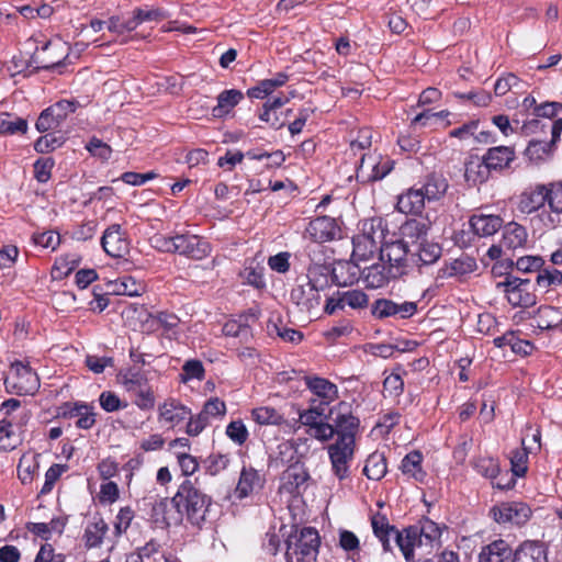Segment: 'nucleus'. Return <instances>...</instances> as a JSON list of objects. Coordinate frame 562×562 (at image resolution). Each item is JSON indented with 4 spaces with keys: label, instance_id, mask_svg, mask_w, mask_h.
I'll list each match as a JSON object with an SVG mask.
<instances>
[{
    "label": "nucleus",
    "instance_id": "c756f323",
    "mask_svg": "<svg viewBox=\"0 0 562 562\" xmlns=\"http://www.w3.org/2000/svg\"><path fill=\"white\" fill-rule=\"evenodd\" d=\"M108 530L109 526L102 517H93L85 529V546L88 549L99 548L102 544Z\"/></svg>",
    "mask_w": 562,
    "mask_h": 562
},
{
    "label": "nucleus",
    "instance_id": "58836bf2",
    "mask_svg": "<svg viewBox=\"0 0 562 562\" xmlns=\"http://www.w3.org/2000/svg\"><path fill=\"white\" fill-rule=\"evenodd\" d=\"M412 254L416 255L424 265L436 262L441 256V247L437 243L423 239L412 248Z\"/></svg>",
    "mask_w": 562,
    "mask_h": 562
},
{
    "label": "nucleus",
    "instance_id": "5fc2aeb1",
    "mask_svg": "<svg viewBox=\"0 0 562 562\" xmlns=\"http://www.w3.org/2000/svg\"><path fill=\"white\" fill-rule=\"evenodd\" d=\"M448 183L446 178H426V182L422 186L423 194L427 200H436L445 194Z\"/></svg>",
    "mask_w": 562,
    "mask_h": 562
},
{
    "label": "nucleus",
    "instance_id": "a18cd8bd",
    "mask_svg": "<svg viewBox=\"0 0 562 562\" xmlns=\"http://www.w3.org/2000/svg\"><path fill=\"white\" fill-rule=\"evenodd\" d=\"M65 521L61 519H52L49 522H30L27 530L44 540H48L53 535H60L64 530Z\"/></svg>",
    "mask_w": 562,
    "mask_h": 562
},
{
    "label": "nucleus",
    "instance_id": "2eb2a0df",
    "mask_svg": "<svg viewBox=\"0 0 562 562\" xmlns=\"http://www.w3.org/2000/svg\"><path fill=\"white\" fill-rule=\"evenodd\" d=\"M486 172H503L510 168L516 160V151L513 146L491 147L483 155Z\"/></svg>",
    "mask_w": 562,
    "mask_h": 562
},
{
    "label": "nucleus",
    "instance_id": "c85d7f7f",
    "mask_svg": "<svg viewBox=\"0 0 562 562\" xmlns=\"http://www.w3.org/2000/svg\"><path fill=\"white\" fill-rule=\"evenodd\" d=\"M153 512L155 519L157 521L161 519V522L166 526H177L183 520L182 513L179 508L175 507L172 498L170 501L168 498H164L156 503Z\"/></svg>",
    "mask_w": 562,
    "mask_h": 562
},
{
    "label": "nucleus",
    "instance_id": "49530a36",
    "mask_svg": "<svg viewBox=\"0 0 562 562\" xmlns=\"http://www.w3.org/2000/svg\"><path fill=\"white\" fill-rule=\"evenodd\" d=\"M3 418H15L19 427H23L30 419V413L25 408H21V402L15 398L4 401L1 405Z\"/></svg>",
    "mask_w": 562,
    "mask_h": 562
},
{
    "label": "nucleus",
    "instance_id": "bb28decb",
    "mask_svg": "<svg viewBox=\"0 0 562 562\" xmlns=\"http://www.w3.org/2000/svg\"><path fill=\"white\" fill-rule=\"evenodd\" d=\"M528 244L527 229L516 223L510 222L503 229V245L508 249H524Z\"/></svg>",
    "mask_w": 562,
    "mask_h": 562
},
{
    "label": "nucleus",
    "instance_id": "ea45409f",
    "mask_svg": "<svg viewBox=\"0 0 562 562\" xmlns=\"http://www.w3.org/2000/svg\"><path fill=\"white\" fill-rule=\"evenodd\" d=\"M535 321L540 329H551L562 323V312L558 307L541 306L538 308Z\"/></svg>",
    "mask_w": 562,
    "mask_h": 562
},
{
    "label": "nucleus",
    "instance_id": "4be33fe9",
    "mask_svg": "<svg viewBox=\"0 0 562 562\" xmlns=\"http://www.w3.org/2000/svg\"><path fill=\"white\" fill-rule=\"evenodd\" d=\"M473 234L477 237H490L503 226V218L493 214H473L469 220Z\"/></svg>",
    "mask_w": 562,
    "mask_h": 562
},
{
    "label": "nucleus",
    "instance_id": "3c124183",
    "mask_svg": "<svg viewBox=\"0 0 562 562\" xmlns=\"http://www.w3.org/2000/svg\"><path fill=\"white\" fill-rule=\"evenodd\" d=\"M32 241L35 246L54 251L60 245V235L58 232L52 229L36 232L32 235Z\"/></svg>",
    "mask_w": 562,
    "mask_h": 562
},
{
    "label": "nucleus",
    "instance_id": "f8f14e48",
    "mask_svg": "<svg viewBox=\"0 0 562 562\" xmlns=\"http://www.w3.org/2000/svg\"><path fill=\"white\" fill-rule=\"evenodd\" d=\"M305 384L313 394L312 405L326 407L338 398V387L329 380L321 376H305Z\"/></svg>",
    "mask_w": 562,
    "mask_h": 562
},
{
    "label": "nucleus",
    "instance_id": "052dcab7",
    "mask_svg": "<svg viewBox=\"0 0 562 562\" xmlns=\"http://www.w3.org/2000/svg\"><path fill=\"white\" fill-rule=\"evenodd\" d=\"M268 331L270 335H277L282 340L289 341L292 344H299L303 339V335L300 331H297L293 328H288V327L278 325L277 323H270L268 325Z\"/></svg>",
    "mask_w": 562,
    "mask_h": 562
},
{
    "label": "nucleus",
    "instance_id": "8fccbe9b",
    "mask_svg": "<svg viewBox=\"0 0 562 562\" xmlns=\"http://www.w3.org/2000/svg\"><path fill=\"white\" fill-rule=\"evenodd\" d=\"M340 302L344 307L352 310L366 308L369 304V296L362 290H348L340 293Z\"/></svg>",
    "mask_w": 562,
    "mask_h": 562
},
{
    "label": "nucleus",
    "instance_id": "ddd939ff",
    "mask_svg": "<svg viewBox=\"0 0 562 562\" xmlns=\"http://www.w3.org/2000/svg\"><path fill=\"white\" fill-rule=\"evenodd\" d=\"M190 417V408L176 398H167L158 406V422L170 429L186 423Z\"/></svg>",
    "mask_w": 562,
    "mask_h": 562
},
{
    "label": "nucleus",
    "instance_id": "6e6d98bb",
    "mask_svg": "<svg viewBox=\"0 0 562 562\" xmlns=\"http://www.w3.org/2000/svg\"><path fill=\"white\" fill-rule=\"evenodd\" d=\"M66 140L63 134L56 135L54 133H47L41 136L34 144V148L38 153H46L59 148Z\"/></svg>",
    "mask_w": 562,
    "mask_h": 562
},
{
    "label": "nucleus",
    "instance_id": "473e14b6",
    "mask_svg": "<svg viewBox=\"0 0 562 562\" xmlns=\"http://www.w3.org/2000/svg\"><path fill=\"white\" fill-rule=\"evenodd\" d=\"M22 427L15 423V418H3L0 422V450H13L20 442V435L15 429Z\"/></svg>",
    "mask_w": 562,
    "mask_h": 562
},
{
    "label": "nucleus",
    "instance_id": "cd10ccee",
    "mask_svg": "<svg viewBox=\"0 0 562 562\" xmlns=\"http://www.w3.org/2000/svg\"><path fill=\"white\" fill-rule=\"evenodd\" d=\"M153 512L155 519L157 521L161 519V522L166 526H177L183 520L182 513L179 508L175 507L172 498L170 501L168 498H164L156 503Z\"/></svg>",
    "mask_w": 562,
    "mask_h": 562
},
{
    "label": "nucleus",
    "instance_id": "680f3d73",
    "mask_svg": "<svg viewBox=\"0 0 562 562\" xmlns=\"http://www.w3.org/2000/svg\"><path fill=\"white\" fill-rule=\"evenodd\" d=\"M537 284L542 289L562 284V272L558 269H540L537 276Z\"/></svg>",
    "mask_w": 562,
    "mask_h": 562
},
{
    "label": "nucleus",
    "instance_id": "f3484780",
    "mask_svg": "<svg viewBox=\"0 0 562 562\" xmlns=\"http://www.w3.org/2000/svg\"><path fill=\"white\" fill-rule=\"evenodd\" d=\"M340 229L335 218L321 216L310 222L306 234L316 243H325L339 236Z\"/></svg>",
    "mask_w": 562,
    "mask_h": 562
},
{
    "label": "nucleus",
    "instance_id": "1a4fd4ad",
    "mask_svg": "<svg viewBox=\"0 0 562 562\" xmlns=\"http://www.w3.org/2000/svg\"><path fill=\"white\" fill-rule=\"evenodd\" d=\"M562 133V119L554 121L551 130V140L542 142V140H530L528 146L524 151V157L531 165H541L548 161L553 154L554 146L557 142L560 139Z\"/></svg>",
    "mask_w": 562,
    "mask_h": 562
},
{
    "label": "nucleus",
    "instance_id": "412c9836",
    "mask_svg": "<svg viewBox=\"0 0 562 562\" xmlns=\"http://www.w3.org/2000/svg\"><path fill=\"white\" fill-rule=\"evenodd\" d=\"M397 277V271L394 268H389L383 261L364 268L362 271L363 282L371 289L383 288L390 279Z\"/></svg>",
    "mask_w": 562,
    "mask_h": 562
},
{
    "label": "nucleus",
    "instance_id": "f257e3e1",
    "mask_svg": "<svg viewBox=\"0 0 562 562\" xmlns=\"http://www.w3.org/2000/svg\"><path fill=\"white\" fill-rule=\"evenodd\" d=\"M441 528L430 519H423L418 526L402 531L397 539V547L406 561L414 559L415 550L422 554L430 553L440 544Z\"/></svg>",
    "mask_w": 562,
    "mask_h": 562
},
{
    "label": "nucleus",
    "instance_id": "393cba45",
    "mask_svg": "<svg viewBox=\"0 0 562 562\" xmlns=\"http://www.w3.org/2000/svg\"><path fill=\"white\" fill-rule=\"evenodd\" d=\"M371 524L374 535L379 538L385 551L392 550V540L397 546V539L402 536V532L390 526L387 519L384 516H373Z\"/></svg>",
    "mask_w": 562,
    "mask_h": 562
},
{
    "label": "nucleus",
    "instance_id": "aec40b11",
    "mask_svg": "<svg viewBox=\"0 0 562 562\" xmlns=\"http://www.w3.org/2000/svg\"><path fill=\"white\" fill-rule=\"evenodd\" d=\"M263 485L265 477L257 470L244 467L235 493L238 498H245L259 492Z\"/></svg>",
    "mask_w": 562,
    "mask_h": 562
},
{
    "label": "nucleus",
    "instance_id": "f704fd0d",
    "mask_svg": "<svg viewBox=\"0 0 562 562\" xmlns=\"http://www.w3.org/2000/svg\"><path fill=\"white\" fill-rule=\"evenodd\" d=\"M38 454L34 452L24 453L18 464V477L22 484H30L37 474L40 463Z\"/></svg>",
    "mask_w": 562,
    "mask_h": 562
},
{
    "label": "nucleus",
    "instance_id": "e2e57ef3",
    "mask_svg": "<svg viewBox=\"0 0 562 562\" xmlns=\"http://www.w3.org/2000/svg\"><path fill=\"white\" fill-rule=\"evenodd\" d=\"M63 121L56 117V114L50 112V108L45 109L40 114L35 127L40 133H45L60 126Z\"/></svg>",
    "mask_w": 562,
    "mask_h": 562
},
{
    "label": "nucleus",
    "instance_id": "39448f33",
    "mask_svg": "<svg viewBox=\"0 0 562 562\" xmlns=\"http://www.w3.org/2000/svg\"><path fill=\"white\" fill-rule=\"evenodd\" d=\"M383 238V229L380 225H375L374 220L364 221L361 233L352 239V260L360 262L372 258L380 250Z\"/></svg>",
    "mask_w": 562,
    "mask_h": 562
},
{
    "label": "nucleus",
    "instance_id": "a211bd4d",
    "mask_svg": "<svg viewBox=\"0 0 562 562\" xmlns=\"http://www.w3.org/2000/svg\"><path fill=\"white\" fill-rule=\"evenodd\" d=\"M103 250L111 257L121 258L128 252V241L117 224L111 225L101 238Z\"/></svg>",
    "mask_w": 562,
    "mask_h": 562
},
{
    "label": "nucleus",
    "instance_id": "bf43d9fd",
    "mask_svg": "<svg viewBox=\"0 0 562 562\" xmlns=\"http://www.w3.org/2000/svg\"><path fill=\"white\" fill-rule=\"evenodd\" d=\"M475 470L487 479H494L499 472V465L496 459L491 457H480L474 462Z\"/></svg>",
    "mask_w": 562,
    "mask_h": 562
},
{
    "label": "nucleus",
    "instance_id": "603ef678",
    "mask_svg": "<svg viewBox=\"0 0 562 562\" xmlns=\"http://www.w3.org/2000/svg\"><path fill=\"white\" fill-rule=\"evenodd\" d=\"M71 414L78 417L76 425L81 429H90L94 423L93 407L86 403H76Z\"/></svg>",
    "mask_w": 562,
    "mask_h": 562
},
{
    "label": "nucleus",
    "instance_id": "338daca9",
    "mask_svg": "<svg viewBox=\"0 0 562 562\" xmlns=\"http://www.w3.org/2000/svg\"><path fill=\"white\" fill-rule=\"evenodd\" d=\"M134 395V403L140 409H151L155 406V395L148 382L138 387Z\"/></svg>",
    "mask_w": 562,
    "mask_h": 562
},
{
    "label": "nucleus",
    "instance_id": "4d7b16f0",
    "mask_svg": "<svg viewBox=\"0 0 562 562\" xmlns=\"http://www.w3.org/2000/svg\"><path fill=\"white\" fill-rule=\"evenodd\" d=\"M226 436L236 445H244L249 436L248 429L243 423V420H232L225 430Z\"/></svg>",
    "mask_w": 562,
    "mask_h": 562
},
{
    "label": "nucleus",
    "instance_id": "7ed1b4c3",
    "mask_svg": "<svg viewBox=\"0 0 562 562\" xmlns=\"http://www.w3.org/2000/svg\"><path fill=\"white\" fill-rule=\"evenodd\" d=\"M319 547V536L316 529L306 527L288 538V562H316Z\"/></svg>",
    "mask_w": 562,
    "mask_h": 562
},
{
    "label": "nucleus",
    "instance_id": "de8ad7c7",
    "mask_svg": "<svg viewBox=\"0 0 562 562\" xmlns=\"http://www.w3.org/2000/svg\"><path fill=\"white\" fill-rule=\"evenodd\" d=\"M251 418L258 425H280L283 422L282 414L269 406L254 408L251 411Z\"/></svg>",
    "mask_w": 562,
    "mask_h": 562
},
{
    "label": "nucleus",
    "instance_id": "2f4dec72",
    "mask_svg": "<svg viewBox=\"0 0 562 562\" xmlns=\"http://www.w3.org/2000/svg\"><path fill=\"white\" fill-rule=\"evenodd\" d=\"M423 456L419 451H412L406 454L401 463V471L407 479H412L416 482H423L426 472L422 467Z\"/></svg>",
    "mask_w": 562,
    "mask_h": 562
},
{
    "label": "nucleus",
    "instance_id": "dca6fc26",
    "mask_svg": "<svg viewBox=\"0 0 562 562\" xmlns=\"http://www.w3.org/2000/svg\"><path fill=\"white\" fill-rule=\"evenodd\" d=\"M175 248V252L195 260L203 259L211 251L209 243L196 235H176Z\"/></svg>",
    "mask_w": 562,
    "mask_h": 562
},
{
    "label": "nucleus",
    "instance_id": "a878e982",
    "mask_svg": "<svg viewBox=\"0 0 562 562\" xmlns=\"http://www.w3.org/2000/svg\"><path fill=\"white\" fill-rule=\"evenodd\" d=\"M548 192L546 186H537L533 189L526 190L519 198L518 209L525 214L536 212L547 202Z\"/></svg>",
    "mask_w": 562,
    "mask_h": 562
},
{
    "label": "nucleus",
    "instance_id": "9b49d317",
    "mask_svg": "<svg viewBox=\"0 0 562 562\" xmlns=\"http://www.w3.org/2000/svg\"><path fill=\"white\" fill-rule=\"evenodd\" d=\"M493 518L498 524L524 525L531 515L530 507L520 502H506L491 509Z\"/></svg>",
    "mask_w": 562,
    "mask_h": 562
},
{
    "label": "nucleus",
    "instance_id": "7c9ffc66",
    "mask_svg": "<svg viewBox=\"0 0 562 562\" xmlns=\"http://www.w3.org/2000/svg\"><path fill=\"white\" fill-rule=\"evenodd\" d=\"M513 562H547V554L539 542L526 541L515 551Z\"/></svg>",
    "mask_w": 562,
    "mask_h": 562
},
{
    "label": "nucleus",
    "instance_id": "864d4df0",
    "mask_svg": "<svg viewBox=\"0 0 562 562\" xmlns=\"http://www.w3.org/2000/svg\"><path fill=\"white\" fill-rule=\"evenodd\" d=\"M205 376V370L203 363L196 359L187 360L182 366V372L180 374V381L188 383L192 380L202 381Z\"/></svg>",
    "mask_w": 562,
    "mask_h": 562
},
{
    "label": "nucleus",
    "instance_id": "13d9d810",
    "mask_svg": "<svg viewBox=\"0 0 562 562\" xmlns=\"http://www.w3.org/2000/svg\"><path fill=\"white\" fill-rule=\"evenodd\" d=\"M371 313L378 319L396 316V302L387 299H379L373 302Z\"/></svg>",
    "mask_w": 562,
    "mask_h": 562
},
{
    "label": "nucleus",
    "instance_id": "4468645a",
    "mask_svg": "<svg viewBox=\"0 0 562 562\" xmlns=\"http://www.w3.org/2000/svg\"><path fill=\"white\" fill-rule=\"evenodd\" d=\"M409 252L412 248L408 246V240H395L380 247V260L387 263L389 268H394L397 276H401Z\"/></svg>",
    "mask_w": 562,
    "mask_h": 562
},
{
    "label": "nucleus",
    "instance_id": "6e6552de",
    "mask_svg": "<svg viewBox=\"0 0 562 562\" xmlns=\"http://www.w3.org/2000/svg\"><path fill=\"white\" fill-rule=\"evenodd\" d=\"M8 392L18 395H33L40 387L37 374L23 362L12 363L8 375L4 379Z\"/></svg>",
    "mask_w": 562,
    "mask_h": 562
},
{
    "label": "nucleus",
    "instance_id": "09e8293b",
    "mask_svg": "<svg viewBox=\"0 0 562 562\" xmlns=\"http://www.w3.org/2000/svg\"><path fill=\"white\" fill-rule=\"evenodd\" d=\"M200 414L211 424L213 420L222 419L226 414V404L218 397L207 400Z\"/></svg>",
    "mask_w": 562,
    "mask_h": 562
},
{
    "label": "nucleus",
    "instance_id": "6ab92c4d",
    "mask_svg": "<svg viewBox=\"0 0 562 562\" xmlns=\"http://www.w3.org/2000/svg\"><path fill=\"white\" fill-rule=\"evenodd\" d=\"M393 160L379 154L363 155L357 168V176H387L393 170Z\"/></svg>",
    "mask_w": 562,
    "mask_h": 562
},
{
    "label": "nucleus",
    "instance_id": "72a5a7b5",
    "mask_svg": "<svg viewBox=\"0 0 562 562\" xmlns=\"http://www.w3.org/2000/svg\"><path fill=\"white\" fill-rule=\"evenodd\" d=\"M512 550L504 540H495L484 547L480 553V562H506Z\"/></svg>",
    "mask_w": 562,
    "mask_h": 562
},
{
    "label": "nucleus",
    "instance_id": "20e7f679",
    "mask_svg": "<svg viewBox=\"0 0 562 562\" xmlns=\"http://www.w3.org/2000/svg\"><path fill=\"white\" fill-rule=\"evenodd\" d=\"M322 269L319 266H311L307 269V281L291 291V300L302 311L311 312L319 305V291L327 285L326 274L317 277L318 271Z\"/></svg>",
    "mask_w": 562,
    "mask_h": 562
},
{
    "label": "nucleus",
    "instance_id": "4c0bfd02",
    "mask_svg": "<svg viewBox=\"0 0 562 562\" xmlns=\"http://www.w3.org/2000/svg\"><path fill=\"white\" fill-rule=\"evenodd\" d=\"M425 200L423 189H411L400 196L397 206L403 213H419L424 207Z\"/></svg>",
    "mask_w": 562,
    "mask_h": 562
},
{
    "label": "nucleus",
    "instance_id": "0eeeda50",
    "mask_svg": "<svg viewBox=\"0 0 562 562\" xmlns=\"http://www.w3.org/2000/svg\"><path fill=\"white\" fill-rule=\"evenodd\" d=\"M496 288L502 290L508 303L514 307L527 308L537 302L532 283L528 279L507 276L504 281L496 283Z\"/></svg>",
    "mask_w": 562,
    "mask_h": 562
},
{
    "label": "nucleus",
    "instance_id": "0e129e2a",
    "mask_svg": "<svg viewBox=\"0 0 562 562\" xmlns=\"http://www.w3.org/2000/svg\"><path fill=\"white\" fill-rule=\"evenodd\" d=\"M134 519V510L130 506L122 507L114 520V532L119 537L126 532Z\"/></svg>",
    "mask_w": 562,
    "mask_h": 562
},
{
    "label": "nucleus",
    "instance_id": "f03ea898",
    "mask_svg": "<svg viewBox=\"0 0 562 562\" xmlns=\"http://www.w3.org/2000/svg\"><path fill=\"white\" fill-rule=\"evenodd\" d=\"M172 503L180 509L183 518L199 527L205 520L211 499L191 482H184L172 497Z\"/></svg>",
    "mask_w": 562,
    "mask_h": 562
},
{
    "label": "nucleus",
    "instance_id": "c03bdc74",
    "mask_svg": "<svg viewBox=\"0 0 562 562\" xmlns=\"http://www.w3.org/2000/svg\"><path fill=\"white\" fill-rule=\"evenodd\" d=\"M29 130L27 121L23 117L3 113L0 115V134L15 135L25 134Z\"/></svg>",
    "mask_w": 562,
    "mask_h": 562
},
{
    "label": "nucleus",
    "instance_id": "774afa93",
    "mask_svg": "<svg viewBox=\"0 0 562 562\" xmlns=\"http://www.w3.org/2000/svg\"><path fill=\"white\" fill-rule=\"evenodd\" d=\"M547 202L555 213H562V182L552 183L547 188Z\"/></svg>",
    "mask_w": 562,
    "mask_h": 562
},
{
    "label": "nucleus",
    "instance_id": "37998d69",
    "mask_svg": "<svg viewBox=\"0 0 562 562\" xmlns=\"http://www.w3.org/2000/svg\"><path fill=\"white\" fill-rule=\"evenodd\" d=\"M80 259L77 255H63L55 260L50 276L53 280L67 278L78 266Z\"/></svg>",
    "mask_w": 562,
    "mask_h": 562
},
{
    "label": "nucleus",
    "instance_id": "b1692460",
    "mask_svg": "<svg viewBox=\"0 0 562 562\" xmlns=\"http://www.w3.org/2000/svg\"><path fill=\"white\" fill-rule=\"evenodd\" d=\"M66 48L63 43L47 42L42 50L35 54V61L38 63L41 68L48 69L59 65L66 56Z\"/></svg>",
    "mask_w": 562,
    "mask_h": 562
},
{
    "label": "nucleus",
    "instance_id": "c9c22d12",
    "mask_svg": "<svg viewBox=\"0 0 562 562\" xmlns=\"http://www.w3.org/2000/svg\"><path fill=\"white\" fill-rule=\"evenodd\" d=\"M143 290L144 286L142 283L127 276L108 283V293L115 295L136 296L139 295Z\"/></svg>",
    "mask_w": 562,
    "mask_h": 562
},
{
    "label": "nucleus",
    "instance_id": "69168bd1",
    "mask_svg": "<svg viewBox=\"0 0 562 562\" xmlns=\"http://www.w3.org/2000/svg\"><path fill=\"white\" fill-rule=\"evenodd\" d=\"M86 149L91 156L99 158L102 161L108 160L111 157L112 149L103 140L92 137L86 145Z\"/></svg>",
    "mask_w": 562,
    "mask_h": 562
},
{
    "label": "nucleus",
    "instance_id": "a19ab883",
    "mask_svg": "<svg viewBox=\"0 0 562 562\" xmlns=\"http://www.w3.org/2000/svg\"><path fill=\"white\" fill-rule=\"evenodd\" d=\"M386 459L382 452H373L366 460L363 472L370 480L379 481L386 474Z\"/></svg>",
    "mask_w": 562,
    "mask_h": 562
},
{
    "label": "nucleus",
    "instance_id": "423d86ee",
    "mask_svg": "<svg viewBox=\"0 0 562 562\" xmlns=\"http://www.w3.org/2000/svg\"><path fill=\"white\" fill-rule=\"evenodd\" d=\"M355 445V439L351 434H339L336 441L327 447L333 473L340 481L349 476V468L353 459Z\"/></svg>",
    "mask_w": 562,
    "mask_h": 562
},
{
    "label": "nucleus",
    "instance_id": "e433bc0d",
    "mask_svg": "<svg viewBox=\"0 0 562 562\" xmlns=\"http://www.w3.org/2000/svg\"><path fill=\"white\" fill-rule=\"evenodd\" d=\"M428 229L429 225L426 222L411 220L402 226V234L405 238L404 240H408V246L413 248L418 241L427 239Z\"/></svg>",
    "mask_w": 562,
    "mask_h": 562
},
{
    "label": "nucleus",
    "instance_id": "9d476101",
    "mask_svg": "<svg viewBox=\"0 0 562 562\" xmlns=\"http://www.w3.org/2000/svg\"><path fill=\"white\" fill-rule=\"evenodd\" d=\"M308 479L310 474L304 464L295 462L281 474L279 492L293 497L299 496L305 491Z\"/></svg>",
    "mask_w": 562,
    "mask_h": 562
},
{
    "label": "nucleus",
    "instance_id": "79ce46f5",
    "mask_svg": "<svg viewBox=\"0 0 562 562\" xmlns=\"http://www.w3.org/2000/svg\"><path fill=\"white\" fill-rule=\"evenodd\" d=\"M244 95L239 90L231 89L221 92L217 97V105L213 109V115L221 117L236 106Z\"/></svg>",
    "mask_w": 562,
    "mask_h": 562
},
{
    "label": "nucleus",
    "instance_id": "5701e85b",
    "mask_svg": "<svg viewBox=\"0 0 562 562\" xmlns=\"http://www.w3.org/2000/svg\"><path fill=\"white\" fill-rule=\"evenodd\" d=\"M349 405L340 402L335 408L330 411L333 420L337 427V435L351 434L353 437L359 426V420L355 417L349 409Z\"/></svg>",
    "mask_w": 562,
    "mask_h": 562
}]
</instances>
